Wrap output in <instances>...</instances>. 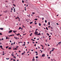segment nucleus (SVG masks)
Returning a JSON list of instances; mask_svg holds the SVG:
<instances>
[{"label":"nucleus","mask_w":61,"mask_h":61,"mask_svg":"<svg viewBox=\"0 0 61 61\" xmlns=\"http://www.w3.org/2000/svg\"><path fill=\"white\" fill-rule=\"evenodd\" d=\"M56 25H59V24H58L57 23H56Z\"/></svg>","instance_id":"ea45409f"},{"label":"nucleus","mask_w":61,"mask_h":61,"mask_svg":"<svg viewBox=\"0 0 61 61\" xmlns=\"http://www.w3.org/2000/svg\"><path fill=\"white\" fill-rule=\"evenodd\" d=\"M45 23H47V21H46V20H45Z\"/></svg>","instance_id":"a211bd4d"},{"label":"nucleus","mask_w":61,"mask_h":61,"mask_svg":"<svg viewBox=\"0 0 61 61\" xmlns=\"http://www.w3.org/2000/svg\"><path fill=\"white\" fill-rule=\"evenodd\" d=\"M17 37H16V38H15V39H17Z\"/></svg>","instance_id":"b1692460"},{"label":"nucleus","mask_w":61,"mask_h":61,"mask_svg":"<svg viewBox=\"0 0 61 61\" xmlns=\"http://www.w3.org/2000/svg\"><path fill=\"white\" fill-rule=\"evenodd\" d=\"M35 25H36V24H37V23H35Z\"/></svg>","instance_id":"8fccbe9b"},{"label":"nucleus","mask_w":61,"mask_h":61,"mask_svg":"<svg viewBox=\"0 0 61 61\" xmlns=\"http://www.w3.org/2000/svg\"><path fill=\"white\" fill-rule=\"evenodd\" d=\"M25 44H24L23 45H22V46H25Z\"/></svg>","instance_id":"a878e982"},{"label":"nucleus","mask_w":61,"mask_h":61,"mask_svg":"<svg viewBox=\"0 0 61 61\" xmlns=\"http://www.w3.org/2000/svg\"><path fill=\"white\" fill-rule=\"evenodd\" d=\"M40 34V33L39 34H38L39 36V35H41V34Z\"/></svg>","instance_id":"4be33fe9"},{"label":"nucleus","mask_w":61,"mask_h":61,"mask_svg":"<svg viewBox=\"0 0 61 61\" xmlns=\"http://www.w3.org/2000/svg\"><path fill=\"white\" fill-rule=\"evenodd\" d=\"M50 34H51V35H52V33H50Z\"/></svg>","instance_id":"052dcab7"},{"label":"nucleus","mask_w":61,"mask_h":61,"mask_svg":"<svg viewBox=\"0 0 61 61\" xmlns=\"http://www.w3.org/2000/svg\"><path fill=\"white\" fill-rule=\"evenodd\" d=\"M25 51H24V53L23 52L22 53L21 55H24V54H25Z\"/></svg>","instance_id":"7ed1b4c3"},{"label":"nucleus","mask_w":61,"mask_h":61,"mask_svg":"<svg viewBox=\"0 0 61 61\" xmlns=\"http://www.w3.org/2000/svg\"><path fill=\"white\" fill-rule=\"evenodd\" d=\"M17 17V18H18V19H19V17H18V16Z\"/></svg>","instance_id":"69168bd1"},{"label":"nucleus","mask_w":61,"mask_h":61,"mask_svg":"<svg viewBox=\"0 0 61 61\" xmlns=\"http://www.w3.org/2000/svg\"><path fill=\"white\" fill-rule=\"evenodd\" d=\"M32 61H35V60L34 59H32Z\"/></svg>","instance_id":"72a5a7b5"},{"label":"nucleus","mask_w":61,"mask_h":61,"mask_svg":"<svg viewBox=\"0 0 61 61\" xmlns=\"http://www.w3.org/2000/svg\"><path fill=\"white\" fill-rule=\"evenodd\" d=\"M38 48L40 49V47L39 46V47H38Z\"/></svg>","instance_id":"0e129e2a"},{"label":"nucleus","mask_w":61,"mask_h":61,"mask_svg":"<svg viewBox=\"0 0 61 61\" xmlns=\"http://www.w3.org/2000/svg\"><path fill=\"white\" fill-rule=\"evenodd\" d=\"M45 54H43L41 56L42 57H45Z\"/></svg>","instance_id":"f257e3e1"},{"label":"nucleus","mask_w":61,"mask_h":61,"mask_svg":"<svg viewBox=\"0 0 61 61\" xmlns=\"http://www.w3.org/2000/svg\"><path fill=\"white\" fill-rule=\"evenodd\" d=\"M7 12H8L6 10L5 12L6 13H7Z\"/></svg>","instance_id":"9b49d317"},{"label":"nucleus","mask_w":61,"mask_h":61,"mask_svg":"<svg viewBox=\"0 0 61 61\" xmlns=\"http://www.w3.org/2000/svg\"><path fill=\"white\" fill-rule=\"evenodd\" d=\"M19 53H20V52H21V51H19Z\"/></svg>","instance_id":"338daca9"},{"label":"nucleus","mask_w":61,"mask_h":61,"mask_svg":"<svg viewBox=\"0 0 61 61\" xmlns=\"http://www.w3.org/2000/svg\"><path fill=\"white\" fill-rule=\"evenodd\" d=\"M36 44H35V45H34V46H36Z\"/></svg>","instance_id":"c03bdc74"},{"label":"nucleus","mask_w":61,"mask_h":61,"mask_svg":"<svg viewBox=\"0 0 61 61\" xmlns=\"http://www.w3.org/2000/svg\"><path fill=\"white\" fill-rule=\"evenodd\" d=\"M11 48H11V47H10V48H8V49H11Z\"/></svg>","instance_id":"aec40b11"},{"label":"nucleus","mask_w":61,"mask_h":61,"mask_svg":"<svg viewBox=\"0 0 61 61\" xmlns=\"http://www.w3.org/2000/svg\"><path fill=\"white\" fill-rule=\"evenodd\" d=\"M2 46L1 45L0 46V47L1 48V47H2Z\"/></svg>","instance_id":"473e14b6"},{"label":"nucleus","mask_w":61,"mask_h":61,"mask_svg":"<svg viewBox=\"0 0 61 61\" xmlns=\"http://www.w3.org/2000/svg\"><path fill=\"white\" fill-rule=\"evenodd\" d=\"M13 58H16V57L15 56H14Z\"/></svg>","instance_id":"58836bf2"},{"label":"nucleus","mask_w":61,"mask_h":61,"mask_svg":"<svg viewBox=\"0 0 61 61\" xmlns=\"http://www.w3.org/2000/svg\"><path fill=\"white\" fill-rule=\"evenodd\" d=\"M32 23H33V22H31L30 23V24H32Z\"/></svg>","instance_id":"1a4fd4ad"},{"label":"nucleus","mask_w":61,"mask_h":61,"mask_svg":"<svg viewBox=\"0 0 61 61\" xmlns=\"http://www.w3.org/2000/svg\"><path fill=\"white\" fill-rule=\"evenodd\" d=\"M6 39H8V37H6Z\"/></svg>","instance_id":"cd10ccee"},{"label":"nucleus","mask_w":61,"mask_h":61,"mask_svg":"<svg viewBox=\"0 0 61 61\" xmlns=\"http://www.w3.org/2000/svg\"><path fill=\"white\" fill-rule=\"evenodd\" d=\"M48 58H49V59H50V57H47Z\"/></svg>","instance_id":"2f4dec72"},{"label":"nucleus","mask_w":61,"mask_h":61,"mask_svg":"<svg viewBox=\"0 0 61 61\" xmlns=\"http://www.w3.org/2000/svg\"><path fill=\"white\" fill-rule=\"evenodd\" d=\"M9 59V58H6V59H7V60H8V59Z\"/></svg>","instance_id":"bb28decb"},{"label":"nucleus","mask_w":61,"mask_h":61,"mask_svg":"<svg viewBox=\"0 0 61 61\" xmlns=\"http://www.w3.org/2000/svg\"><path fill=\"white\" fill-rule=\"evenodd\" d=\"M21 29V27H20L19 29V30H20V29Z\"/></svg>","instance_id":"2eb2a0df"},{"label":"nucleus","mask_w":61,"mask_h":61,"mask_svg":"<svg viewBox=\"0 0 61 61\" xmlns=\"http://www.w3.org/2000/svg\"><path fill=\"white\" fill-rule=\"evenodd\" d=\"M47 35H48V36H49V34H48V33H47Z\"/></svg>","instance_id":"5701e85b"},{"label":"nucleus","mask_w":61,"mask_h":61,"mask_svg":"<svg viewBox=\"0 0 61 61\" xmlns=\"http://www.w3.org/2000/svg\"><path fill=\"white\" fill-rule=\"evenodd\" d=\"M35 53H37V51H35Z\"/></svg>","instance_id":"3c124183"},{"label":"nucleus","mask_w":61,"mask_h":61,"mask_svg":"<svg viewBox=\"0 0 61 61\" xmlns=\"http://www.w3.org/2000/svg\"><path fill=\"white\" fill-rule=\"evenodd\" d=\"M48 23V25H50V22H49Z\"/></svg>","instance_id":"0eeeda50"},{"label":"nucleus","mask_w":61,"mask_h":61,"mask_svg":"<svg viewBox=\"0 0 61 61\" xmlns=\"http://www.w3.org/2000/svg\"><path fill=\"white\" fill-rule=\"evenodd\" d=\"M13 5H14V6H15V7L16 6H15V5L14 4H13Z\"/></svg>","instance_id":"6ab92c4d"},{"label":"nucleus","mask_w":61,"mask_h":61,"mask_svg":"<svg viewBox=\"0 0 61 61\" xmlns=\"http://www.w3.org/2000/svg\"><path fill=\"white\" fill-rule=\"evenodd\" d=\"M35 20H37V19H34Z\"/></svg>","instance_id":"393cba45"},{"label":"nucleus","mask_w":61,"mask_h":61,"mask_svg":"<svg viewBox=\"0 0 61 61\" xmlns=\"http://www.w3.org/2000/svg\"><path fill=\"white\" fill-rule=\"evenodd\" d=\"M39 26H41V24H40V23H39Z\"/></svg>","instance_id":"39448f33"},{"label":"nucleus","mask_w":61,"mask_h":61,"mask_svg":"<svg viewBox=\"0 0 61 61\" xmlns=\"http://www.w3.org/2000/svg\"><path fill=\"white\" fill-rule=\"evenodd\" d=\"M15 50H17V48H15Z\"/></svg>","instance_id":"4d7b16f0"},{"label":"nucleus","mask_w":61,"mask_h":61,"mask_svg":"<svg viewBox=\"0 0 61 61\" xmlns=\"http://www.w3.org/2000/svg\"><path fill=\"white\" fill-rule=\"evenodd\" d=\"M48 46H50V45H49V44L48 45Z\"/></svg>","instance_id":"49530a36"},{"label":"nucleus","mask_w":61,"mask_h":61,"mask_svg":"<svg viewBox=\"0 0 61 61\" xmlns=\"http://www.w3.org/2000/svg\"><path fill=\"white\" fill-rule=\"evenodd\" d=\"M27 16H28V17H29L30 16V15H27Z\"/></svg>","instance_id":"c9c22d12"},{"label":"nucleus","mask_w":61,"mask_h":61,"mask_svg":"<svg viewBox=\"0 0 61 61\" xmlns=\"http://www.w3.org/2000/svg\"><path fill=\"white\" fill-rule=\"evenodd\" d=\"M37 33H38V32H35L34 34H37Z\"/></svg>","instance_id":"423d86ee"},{"label":"nucleus","mask_w":61,"mask_h":61,"mask_svg":"<svg viewBox=\"0 0 61 61\" xmlns=\"http://www.w3.org/2000/svg\"><path fill=\"white\" fill-rule=\"evenodd\" d=\"M13 36V35H10L9 36V35H8V36Z\"/></svg>","instance_id":"4468645a"},{"label":"nucleus","mask_w":61,"mask_h":61,"mask_svg":"<svg viewBox=\"0 0 61 61\" xmlns=\"http://www.w3.org/2000/svg\"><path fill=\"white\" fill-rule=\"evenodd\" d=\"M16 35L17 36H18V35H20V34L19 33L18 34H17Z\"/></svg>","instance_id":"dca6fc26"},{"label":"nucleus","mask_w":61,"mask_h":61,"mask_svg":"<svg viewBox=\"0 0 61 61\" xmlns=\"http://www.w3.org/2000/svg\"><path fill=\"white\" fill-rule=\"evenodd\" d=\"M11 45L12 46H13V43H11Z\"/></svg>","instance_id":"680f3d73"},{"label":"nucleus","mask_w":61,"mask_h":61,"mask_svg":"<svg viewBox=\"0 0 61 61\" xmlns=\"http://www.w3.org/2000/svg\"><path fill=\"white\" fill-rule=\"evenodd\" d=\"M43 25H44V26H45L46 25V24L45 23Z\"/></svg>","instance_id":"9d476101"},{"label":"nucleus","mask_w":61,"mask_h":61,"mask_svg":"<svg viewBox=\"0 0 61 61\" xmlns=\"http://www.w3.org/2000/svg\"><path fill=\"white\" fill-rule=\"evenodd\" d=\"M49 38L50 37H51V36H49Z\"/></svg>","instance_id":"e2e57ef3"},{"label":"nucleus","mask_w":61,"mask_h":61,"mask_svg":"<svg viewBox=\"0 0 61 61\" xmlns=\"http://www.w3.org/2000/svg\"><path fill=\"white\" fill-rule=\"evenodd\" d=\"M8 46H6V48H8Z\"/></svg>","instance_id":"7c9ffc66"},{"label":"nucleus","mask_w":61,"mask_h":61,"mask_svg":"<svg viewBox=\"0 0 61 61\" xmlns=\"http://www.w3.org/2000/svg\"><path fill=\"white\" fill-rule=\"evenodd\" d=\"M13 59H12V58H11V59H10V60H13Z\"/></svg>","instance_id":"bf43d9fd"},{"label":"nucleus","mask_w":61,"mask_h":61,"mask_svg":"<svg viewBox=\"0 0 61 61\" xmlns=\"http://www.w3.org/2000/svg\"><path fill=\"white\" fill-rule=\"evenodd\" d=\"M51 28V29H53V28L52 27H50Z\"/></svg>","instance_id":"c85d7f7f"},{"label":"nucleus","mask_w":61,"mask_h":61,"mask_svg":"<svg viewBox=\"0 0 61 61\" xmlns=\"http://www.w3.org/2000/svg\"><path fill=\"white\" fill-rule=\"evenodd\" d=\"M4 53H3L2 55L3 56H4Z\"/></svg>","instance_id":"a18cd8bd"},{"label":"nucleus","mask_w":61,"mask_h":61,"mask_svg":"<svg viewBox=\"0 0 61 61\" xmlns=\"http://www.w3.org/2000/svg\"><path fill=\"white\" fill-rule=\"evenodd\" d=\"M0 35H2V33H0Z\"/></svg>","instance_id":"f704fd0d"},{"label":"nucleus","mask_w":61,"mask_h":61,"mask_svg":"<svg viewBox=\"0 0 61 61\" xmlns=\"http://www.w3.org/2000/svg\"><path fill=\"white\" fill-rule=\"evenodd\" d=\"M13 61H15V59H14Z\"/></svg>","instance_id":"774afa93"},{"label":"nucleus","mask_w":61,"mask_h":61,"mask_svg":"<svg viewBox=\"0 0 61 61\" xmlns=\"http://www.w3.org/2000/svg\"><path fill=\"white\" fill-rule=\"evenodd\" d=\"M54 51V50H52L51 51L52 52V51Z\"/></svg>","instance_id":"e433bc0d"},{"label":"nucleus","mask_w":61,"mask_h":61,"mask_svg":"<svg viewBox=\"0 0 61 61\" xmlns=\"http://www.w3.org/2000/svg\"><path fill=\"white\" fill-rule=\"evenodd\" d=\"M16 48H17V47H18V46H16Z\"/></svg>","instance_id":"13d9d810"},{"label":"nucleus","mask_w":61,"mask_h":61,"mask_svg":"<svg viewBox=\"0 0 61 61\" xmlns=\"http://www.w3.org/2000/svg\"><path fill=\"white\" fill-rule=\"evenodd\" d=\"M15 9L14 8V12H15Z\"/></svg>","instance_id":"6e6552de"},{"label":"nucleus","mask_w":61,"mask_h":61,"mask_svg":"<svg viewBox=\"0 0 61 61\" xmlns=\"http://www.w3.org/2000/svg\"><path fill=\"white\" fill-rule=\"evenodd\" d=\"M41 46H42V47H44V46H43L42 45H41Z\"/></svg>","instance_id":"de8ad7c7"},{"label":"nucleus","mask_w":61,"mask_h":61,"mask_svg":"<svg viewBox=\"0 0 61 61\" xmlns=\"http://www.w3.org/2000/svg\"><path fill=\"white\" fill-rule=\"evenodd\" d=\"M18 43H23L22 42H19Z\"/></svg>","instance_id":"c756f323"},{"label":"nucleus","mask_w":61,"mask_h":61,"mask_svg":"<svg viewBox=\"0 0 61 61\" xmlns=\"http://www.w3.org/2000/svg\"><path fill=\"white\" fill-rule=\"evenodd\" d=\"M0 29L1 30H3L4 29L2 28H0Z\"/></svg>","instance_id":"20e7f679"},{"label":"nucleus","mask_w":61,"mask_h":61,"mask_svg":"<svg viewBox=\"0 0 61 61\" xmlns=\"http://www.w3.org/2000/svg\"><path fill=\"white\" fill-rule=\"evenodd\" d=\"M46 29H47V30H48V29L47 28V27H46Z\"/></svg>","instance_id":"ddd939ff"},{"label":"nucleus","mask_w":61,"mask_h":61,"mask_svg":"<svg viewBox=\"0 0 61 61\" xmlns=\"http://www.w3.org/2000/svg\"><path fill=\"white\" fill-rule=\"evenodd\" d=\"M58 44H59V45H60V44L61 43H59V42L58 43Z\"/></svg>","instance_id":"a19ab883"},{"label":"nucleus","mask_w":61,"mask_h":61,"mask_svg":"<svg viewBox=\"0 0 61 61\" xmlns=\"http://www.w3.org/2000/svg\"><path fill=\"white\" fill-rule=\"evenodd\" d=\"M32 41H35V40H33Z\"/></svg>","instance_id":"864d4df0"},{"label":"nucleus","mask_w":61,"mask_h":61,"mask_svg":"<svg viewBox=\"0 0 61 61\" xmlns=\"http://www.w3.org/2000/svg\"><path fill=\"white\" fill-rule=\"evenodd\" d=\"M13 33H15V30L13 31Z\"/></svg>","instance_id":"79ce46f5"},{"label":"nucleus","mask_w":61,"mask_h":61,"mask_svg":"<svg viewBox=\"0 0 61 61\" xmlns=\"http://www.w3.org/2000/svg\"><path fill=\"white\" fill-rule=\"evenodd\" d=\"M12 31H13L12 30H10V31H9L8 33H11V32H12Z\"/></svg>","instance_id":"f03ea898"},{"label":"nucleus","mask_w":61,"mask_h":61,"mask_svg":"<svg viewBox=\"0 0 61 61\" xmlns=\"http://www.w3.org/2000/svg\"><path fill=\"white\" fill-rule=\"evenodd\" d=\"M11 55H12V56H14V54H11Z\"/></svg>","instance_id":"4c0bfd02"},{"label":"nucleus","mask_w":61,"mask_h":61,"mask_svg":"<svg viewBox=\"0 0 61 61\" xmlns=\"http://www.w3.org/2000/svg\"><path fill=\"white\" fill-rule=\"evenodd\" d=\"M42 36H43L44 35V34H43V33H42Z\"/></svg>","instance_id":"603ef678"},{"label":"nucleus","mask_w":61,"mask_h":61,"mask_svg":"<svg viewBox=\"0 0 61 61\" xmlns=\"http://www.w3.org/2000/svg\"><path fill=\"white\" fill-rule=\"evenodd\" d=\"M26 35V34H23V36H24V35Z\"/></svg>","instance_id":"6e6d98bb"},{"label":"nucleus","mask_w":61,"mask_h":61,"mask_svg":"<svg viewBox=\"0 0 61 61\" xmlns=\"http://www.w3.org/2000/svg\"><path fill=\"white\" fill-rule=\"evenodd\" d=\"M38 56H36V58H38Z\"/></svg>","instance_id":"f8f14e48"},{"label":"nucleus","mask_w":61,"mask_h":61,"mask_svg":"<svg viewBox=\"0 0 61 61\" xmlns=\"http://www.w3.org/2000/svg\"><path fill=\"white\" fill-rule=\"evenodd\" d=\"M22 3H24V0H22Z\"/></svg>","instance_id":"f3484780"},{"label":"nucleus","mask_w":61,"mask_h":61,"mask_svg":"<svg viewBox=\"0 0 61 61\" xmlns=\"http://www.w3.org/2000/svg\"><path fill=\"white\" fill-rule=\"evenodd\" d=\"M7 18V17L6 16V17H5L6 19Z\"/></svg>","instance_id":"09e8293b"},{"label":"nucleus","mask_w":61,"mask_h":61,"mask_svg":"<svg viewBox=\"0 0 61 61\" xmlns=\"http://www.w3.org/2000/svg\"><path fill=\"white\" fill-rule=\"evenodd\" d=\"M51 51H50V54H51Z\"/></svg>","instance_id":"412c9836"},{"label":"nucleus","mask_w":61,"mask_h":61,"mask_svg":"<svg viewBox=\"0 0 61 61\" xmlns=\"http://www.w3.org/2000/svg\"><path fill=\"white\" fill-rule=\"evenodd\" d=\"M29 43V42L28 41L27 42V44H28Z\"/></svg>","instance_id":"5fc2aeb1"},{"label":"nucleus","mask_w":61,"mask_h":61,"mask_svg":"<svg viewBox=\"0 0 61 61\" xmlns=\"http://www.w3.org/2000/svg\"><path fill=\"white\" fill-rule=\"evenodd\" d=\"M32 14H35V13H34V12H33V13H32Z\"/></svg>","instance_id":"37998d69"}]
</instances>
